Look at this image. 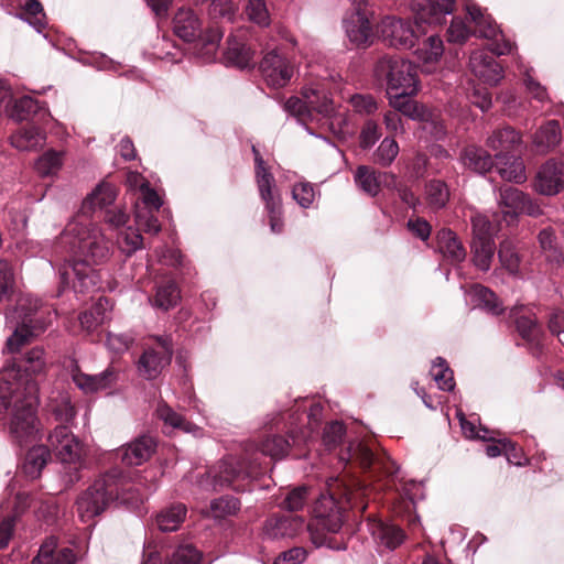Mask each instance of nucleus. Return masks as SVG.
I'll return each mask as SVG.
<instances>
[{
    "label": "nucleus",
    "mask_w": 564,
    "mask_h": 564,
    "mask_svg": "<svg viewBox=\"0 0 564 564\" xmlns=\"http://www.w3.org/2000/svg\"><path fill=\"white\" fill-rule=\"evenodd\" d=\"M24 361V370L15 365L6 366L0 370V413L10 414L9 434L20 446L34 440L37 432V387L29 372L40 373L44 370L43 348H32L25 354Z\"/></svg>",
    "instance_id": "obj_1"
},
{
    "label": "nucleus",
    "mask_w": 564,
    "mask_h": 564,
    "mask_svg": "<svg viewBox=\"0 0 564 564\" xmlns=\"http://www.w3.org/2000/svg\"><path fill=\"white\" fill-rule=\"evenodd\" d=\"M120 501L129 506H138L143 495L138 488L128 485L123 473L111 468L96 479L77 499V512L82 521L87 522L100 516L112 502Z\"/></svg>",
    "instance_id": "obj_2"
},
{
    "label": "nucleus",
    "mask_w": 564,
    "mask_h": 564,
    "mask_svg": "<svg viewBox=\"0 0 564 564\" xmlns=\"http://www.w3.org/2000/svg\"><path fill=\"white\" fill-rule=\"evenodd\" d=\"M361 491V488H354L338 477L329 478L326 482V491L319 495L313 506L316 525L329 533H337L344 522V508L340 506V500L355 507V500Z\"/></svg>",
    "instance_id": "obj_3"
},
{
    "label": "nucleus",
    "mask_w": 564,
    "mask_h": 564,
    "mask_svg": "<svg viewBox=\"0 0 564 564\" xmlns=\"http://www.w3.org/2000/svg\"><path fill=\"white\" fill-rule=\"evenodd\" d=\"M376 80L384 87L387 97H412L420 89L416 66L399 55H382L373 67Z\"/></svg>",
    "instance_id": "obj_4"
},
{
    "label": "nucleus",
    "mask_w": 564,
    "mask_h": 564,
    "mask_svg": "<svg viewBox=\"0 0 564 564\" xmlns=\"http://www.w3.org/2000/svg\"><path fill=\"white\" fill-rule=\"evenodd\" d=\"M7 326L13 330L7 340L9 351H18L29 340L46 328L41 301L32 295L21 296L6 315Z\"/></svg>",
    "instance_id": "obj_5"
},
{
    "label": "nucleus",
    "mask_w": 564,
    "mask_h": 564,
    "mask_svg": "<svg viewBox=\"0 0 564 564\" xmlns=\"http://www.w3.org/2000/svg\"><path fill=\"white\" fill-rule=\"evenodd\" d=\"M69 237L72 251L83 257L82 261L99 264L110 256V243L99 227L84 215L75 217L66 226L63 238Z\"/></svg>",
    "instance_id": "obj_6"
},
{
    "label": "nucleus",
    "mask_w": 564,
    "mask_h": 564,
    "mask_svg": "<svg viewBox=\"0 0 564 564\" xmlns=\"http://www.w3.org/2000/svg\"><path fill=\"white\" fill-rule=\"evenodd\" d=\"M254 474L253 468L245 467L240 460L230 456L219 460L204 474L195 476V485L199 491L206 494L217 492L229 487L239 490L240 487L236 486L235 482L239 479L252 477Z\"/></svg>",
    "instance_id": "obj_7"
},
{
    "label": "nucleus",
    "mask_w": 564,
    "mask_h": 564,
    "mask_svg": "<svg viewBox=\"0 0 564 564\" xmlns=\"http://www.w3.org/2000/svg\"><path fill=\"white\" fill-rule=\"evenodd\" d=\"M497 200L501 214V218L497 219L499 228L502 227V223L507 226L517 224L521 214L531 217H539L543 214L536 200L512 186L501 187Z\"/></svg>",
    "instance_id": "obj_8"
},
{
    "label": "nucleus",
    "mask_w": 564,
    "mask_h": 564,
    "mask_svg": "<svg viewBox=\"0 0 564 564\" xmlns=\"http://www.w3.org/2000/svg\"><path fill=\"white\" fill-rule=\"evenodd\" d=\"M259 68L267 85L273 88L285 87L295 73L294 64L278 48L263 55Z\"/></svg>",
    "instance_id": "obj_9"
},
{
    "label": "nucleus",
    "mask_w": 564,
    "mask_h": 564,
    "mask_svg": "<svg viewBox=\"0 0 564 564\" xmlns=\"http://www.w3.org/2000/svg\"><path fill=\"white\" fill-rule=\"evenodd\" d=\"M158 348H148L138 361L140 375L147 380H153L171 364L173 356L172 338L169 335L155 337Z\"/></svg>",
    "instance_id": "obj_10"
},
{
    "label": "nucleus",
    "mask_w": 564,
    "mask_h": 564,
    "mask_svg": "<svg viewBox=\"0 0 564 564\" xmlns=\"http://www.w3.org/2000/svg\"><path fill=\"white\" fill-rule=\"evenodd\" d=\"M383 41L395 48H412L417 41V33L410 21L395 17H386L379 24Z\"/></svg>",
    "instance_id": "obj_11"
},
{
    "label": "nucleus",
    "mask_w": 564,
    "mask_h": 564,
    "mask_svg": "<svg viewBox=\"0 0 564 564\" xmlns=\"http://www.w3.org/2000/svg\"><path fill=\"white\" fill-rule=\"evenodd\" d=\"M67 368H69L73 382L86 394L97 393L112 388L118 381L119 373L112 366L107 367L100 373L87 375L80 371L74 359H69Z\"/></svg>",
    "instance_id": "obj_12"
},
{
    "label": "nucleus",
    "mask_w": 564,
    "mask_h": 564,
    "mask_svg": "<svg viewBox=\"0 0 564 564\" xmlns=\"http://www.w3.org/2000/svg\"><path fill=\"white\" fill-rule=\"evenodd\" d=\"M305 527L313 535V523L305 524V519L302 516L275 514L265 520L263 535L269 540L292 539L300 534Z\"/></svg>",
    "instance_id": "obj_13"
},
{
    "label": "nucleus",
    "mask_w": 564,
    "mask_h": 564,
    "mask_svg": "<svg viewBox=\"0 0 564 564\" xmlns=\"http://www.w3.org/2000/svg\"><path fill=\"white\" fill-rule=\"evenodd\" d=\"M47 442L62 463H79L83 447L67 425H57L48 435Z\"/></svg>",
    "instance_id": "obj_14"
},
{
    "label": "nucleus",
    "mask_w": 564,
    "mask_h": 564,
    "mask_svg": "<svg viewBox=\"0 0 564 564\" xmlns=\"http://www.w3.org/2000/svg\"><path fill=\"white\" fill-rule=\"evenodd\" d=\"M339 459L345 463L356 462L365 469L378 465L389 476L394 475L399 470V467L390 457H377L372 451L362 443H351L340 454Z\"/></svg>",
    "instance_id": "obj_15"
},
{
    "label": "nucleus",
    "mask_w": 564,
    "mask_h": 564,
    "mask_svg": "<svg viewBox=\"0 0 564 564\" xmlns=\"http://www.w3.org/2000/svg\"><path fill=\"white\" fill-rule=\"evenodd\" d=\"M469 68L476 77L490 86L497 85L503 76L502 66L486 50H476L470 54Z\"/></svg>",
    "instance_id": "obj_16"
},
{
    "label": "nucleus",
    "mask_w": 564,
    "mask_h": 564,
    "mask_svg": "<svg viewBox=\"0 0 564 564\" xmlns=\"http://www.w3.org/2000/svg\"><path fill=\"white\" fill-rule=\"evenodd\" d=\"M564 187V164L551 159L539 170L534 188L538 193L546 196L556 195Z\"/></svg>",
    "instance_id": "obj_17"
},
{
    "label": "nucleus",
    "mask_w": 564,
    "mask_h": 564,
    "mask_svg": "<svg viewBox=\"0 0 564 564\" xmlns=\"http://www.w3.org/2000/svg\"><path fill=\"white\" fill-rule=\"evenodd\" d=\"M70 273L75 276L73 288L76 292L87 293L100 288V274L91 268L90 263L85 261L73 262L70 271L64 270L59 272L62 281L68 283Z\"/></svg>",
    "instance_id": "obj_18"
},
{
    "label": "nucleus",
    "mask_w": 564,
    "mask_h": 564,
    "mask_svg": "<svg viewBox=\"0 0 564 564\" xmlns=\"http://www.w3.org/2000/svg\"><path fill=\"white\" fill-rule=\"evenodd\" d=\"M346 36L357 47H367L372 43L373 32L371 24L360 9L349 13L343 21Z\"/></svg>",
    "instance_id": "obj_19"
},
{
    "label": "nucleus",
    "mask_w": 564,
    "mask_h": 564,
    "mask_svg": "<svg viewBox=\"0 0 564 564\" xmlns=\"http://www.w3.org/2000/svg\"><path fill=\"white\" fill-rule=\"evenodd\" d=\"M156 443L152 436L142 435L117 451V456L127 466H140L154 453Z\"/></svg>",
    "instance_id": "obj_20"
},
{
    "label": "nucleus",
    "mask_w": 564,
    "mask_h": 564,
    "mask_svg": "<svg viewBox=\"0 0 564 564\" xmlns=\"http://www.w3.org/2000/svg\"><path fill=\"white\" fill-rule=\"evenodd\" d=\"M455 0H414L415 24L440 23L441 19L454 11Z\"/></svg>",
    "instance_id": "obj_21"
},
{
    "label": "nucleus",
    "mask_w": 564,
    "mask_h": 564,
    "mask_svg": "<svg viewBox=\"0 0 564 564\" xmlns=\"http://www.w3.org/2000/svg\"><path fill=\"white\" fill-rule=\"evenodd\" d=\"M486 144L496 152L495 159L501 160L511 155L510 153L522 144V138L512 127L506 126L494 130L487 138Z\"/></svg>",
    "instance_id": "obj_22"
},
{
    "label": "nucleus",
    "mask_w": 564,
    "mask_h": 564,
    "mask_svg": "<svg viewBox=\"0 0 564 564\" xmlns=\"http://www.w3.org/2000/svg\"><path fill=\"white\" fill-rule=\"evenodd\" d=\"M174 34L185 42H193L202 36L203 24L194 10L181 8L173 19Z\"/></svg>",
    "instance_id": "obj_23"
},
{
    "label": "nucleus",
    "mask_w": 564,
    "mask_h": 564,
    "mask_svg": "<svg viewBox=\"0 0 564 564\" xmlns=\"http://www.w3.org/2000/svg\"><path fill=\"white\" fill-rule=\"evenodd\" d=\"M368 527L373 540L388 550H395L405 540L404 531L391 522L372 520L368 523Z\"/></svg>",
    "instance_id": "obj_24"
},
{
    "label": "nucleus",
    "mask_w": 564,
    "mask_h": 564,
    "mask_svg": "<svg viewBox=\"0 0 564 564\" xmlns=\"http://www.w3.org/2000/svg\"><path fill=\"white\" fill-rule=\"evenodd\" d=\"M76 556L68 547H56V541L50 539L43 543L32 564H75Z\"/></svg>",
    "instance_id": "obj_25"
},
{
    "label": "nucleus",
    "mask_w": 564,
    "mask_h": 564,
    "mask_svg": "<svg viewBox=\"0 0 564 564\" xmlns=\"http://www.w3.org/2000/svg\"><path fill=\"white\" fill-rule=\"evenodd\" d=\"M436 239L440 252L449 262L459 263L465 260L466 250L453 230L442 228L438 230Z\"/></svg>",
    "instance_id": "obj_26"
},
{
    "label": "nucleus",
    "mask_w": 564,
    "mask_h": 564,
    "mask_svg": "<svg viewBox=\"0 0 564 564\" xmlns=\"http://www.w3.org/2000/svg\"><path fill=\"white\" fill-rule=\"evenodd\" d=\"M303 97L306 99L312 112L311 121H318L319 117L322 119H328L335 111L333 100L324 90L312 87L305 88Z\"/></svg>",
    "instance_id": "obj_27"
},
{
    "label": "nucleus",
    "mask_w": 564,
    "mask_h": 564,
    "mask_svg": "<svg viewBox=\"0 0 564 564\" xmlns=\"http://www.w3.org/2000/svg\"><path fill=\"white\" fill-rule=\"evenodd\" d=\"M562 140L560 123L556 120H550L541 126L533 135V145L536 152L545 154L553 151Z\"/></svg>",
    "instance_id": "obj_28"
},
{
    "label": "nucleus",
    "mask_w": 564,
    "mask_h": 564,
    "mask_svg": "<svg viewBox=\"0 0 564 564\" xmlns=\"http://www.w3.org/2000/svg\"><path fill=\"white\" fill-rule=\"evenodd\" d=\"M463 165L479 174L489 172L494 166L492 156L482 148L468 145L460 153Z\"/></svg>",
    "instance_id": "obj_29"
},
{
    "label": "nucleus",
    "mask_w": 564,
    "mask_h": 564,
    "mask_svg": "<svg viewBox=\"0 0 564 564\" xmlns=\"http://www.w3.org/2000/svg\"><path fill=\"white\" fill-rule=\"evenodd\" d=\"M387 177V173L376 172L367 165H359L354 175L356 185L370 197L379 194L383 178ZM390 177L393 178L392 175Z\"/></svg>",
    "instance_id": "obj_30"
},
{
    "label": "nucleus",
    "mask_w": 564,
    "mask_h": 564,
    "mask_svg": "<svg viewBox=\"0 0 564 564\" xmlns=\"http://www.w3.org/2000/svg\"><path fill=\"white\" fill-rule=\"evenodd\" d=\"M51 458V452L47 446H33L28 451L22 465L24 475L30 479L39 478L43 468L47 465Z\"/></svg>",
    "instance_id": "obj_31"
},
{
    "label": "nucleus",
    "mask_w": 564,
    "mask_h": 564,
    "mask_svg": "<svg viewBox=\"0 0 564 564\" xmlns=\"http://www.w3.org/2000/svg\"><path fill=\"white\" fill-rule=\"evenodd\" d=\"M227 43L226 59L228 63L239 68L253 66V52L250 47L239 41L235 35H230Z\"/></svg>",
    "instance_id": "obj_32"
},
{
    "label": "nucleus",
    "mask_w": 564,
    "mask_h": 564,
    "mask_svg": "<svg viewBox=\"0 0 564 564\" xmlns=\"http://www.w3.org/2000/svg\"><path fill=\"white\" fill-rule=\"evenodd\" d=\"M10 141L20 151H33L44 145L45 134L36 127H29L12 134Z\"/></svg>",
    "instance_id": "obj_33"
},
{
    "label": "nucleus",
    "mask_w": 564,
    "mask_h": 564,
    "mask_svg": "<svg viewBox=\"0 0 564 564\" xmlns=\"http://www.w3.org/2000/svg\"><path fill=\"white\" fill-rule=\"evenodd\" d=\"M47 408L55 421L61 423L59 425L68 426L75 419L76 411L69 394L66 392H61L56 397L51 398Z\"/></svg>",
    "instance_id": "obj_34"
},
{
    "label": "nucleus",
    "mask_w": 564,
    "mask_h": 564,
    "mask_svg": "<svg viewBox=\"0 0 564 564\" xmlns=\"http://www.w3.org/2000/svg\"><path fill=\"white\" fill-rule=\"evenodd\" d=\"M498 161V173L502 180L521 184L525 182V166L521 158L514 155L506 156Z\"/></svg>",
    "instance_id": "obj_35"
},
{
    "label": "nucleus",
    "mask_w": 564,
    "mask_h": 564,
    "mask_svg": "<svg viewBox=\"0 0 564 564\" xmlns=\"http://www.w3.org/2000/svg\"><path fill=\"white\" fill-rule=\"evenodd\" d=\"M156 414L160 420L164 422L166 426H171L172 429H177L186 433L197 434L200 432V429L186 421L181 414L175 412L167 403L160 402L156 408Z\"/></svg>",
    "instance_id": "obj_36"
},
{
    "label": "nucleus",
    "mask_w": 564,
    "mask_h": 564,
    "mask_svg": "<svg viewBox=\"0 0 564 564\" xmlns=\"http://www.w3.org/2000/svg\"><path fill=\"white\" fill-rule=\"evenodd\" d=\"M256 181L260 197L264 202L265 207L274 208L276 204L281 203L279 195L274 194L275 180L267 167L256 169Z\"/></svg>",
    "instance_id": "obj_37"
},
{
    "label": "nucleus",
    "mask_w": 564,
    "mask_h": 564,
    "mask_svg": "<svg viewBox=\"0 0 564 564\" xmlns=\"http://www.w3.org/2000/svg\"><path fill=\"white\" fill-rule=\"evenodd\" d=\"M116 199L115 188L109 184L98 185L83 202V215L96 208H106Z\"/></svg>",
    "instance_id": "obj_38"
},
{
    "label": "nucleus",
    "mask_w": 564,
    "mask_h": 564,
    "mask_svg": "<svg viewBox=\"0 0 564 564\" xmlns=\"http://www.w3.org/2000/svg\"><path fill=\"white\" fill-rule=\"evenodd\" d=\"M180 299L181 294L177 284L172 280H167L158 285L152 304L158 308L169 311L176 306Z\"/></svg>",
    "instance_id": "obj_39"
},
{
    "label": "nucleus",
    "mask_w": 564,
    "mask_h": 564,
    "mask_svg": "<svg viewBox=\"0 0 564 564\" xmlns=\"http://www.w3.org/2000/svg\"><path fill=\"white\" fill-rule=\"evenodd\" d=\"M390 106L397 110L399 113L409 117L412 120L420 121L421 119H425L429 116V109L419 104L415 100L410 99V97H388Z\"/></svg>",
    "instance_id": "obj_40"
},
{
    "label": "nucleus",
    "mask_w": 564,
    "mask_h": 564,
    "mask_svg": "<svg viewBox=\"0 0 564 564\" xmlns=\"http://www.w3.org/2000/svg\"><path fill=\"white\" fill-rule=\"evenodd\" d=\"M186 516V507L182 503L173 505L162 510L156 517V523L161 531L171 532L178 529Z\"/></svg>",
    "instance_id": "obj_41"
},
{
    "label": "nucleus",
    "mask_w": 564,
    "mask_h": 564,
    "mask_svg": "<svg viewBox=\"0 0 564 564\" xmlns=\"http://www.w3.org/2000/svg\"><path fill=\"white\" fill-rule=\"evenodd\" d=\"M467 13L470 20L475 23V32L482 37L491 39L495 37L498 28L490 17L482 13L481 9L476 4L466 6Z\"/></svg>",
    "instance_id": "obj_42"
},
{
    "label": "nucleus",
    "mask_w": 564,
    "mask_h": 564,
    "mask_svg": "<svg viewBox=\"0 0 564 564\" xmlns=\"http://www.w3.org/2000/svg\"><path fill=\"white\" fill-rule=\"evenodd\" d=\"M495 242L492 239L473 240L471 251L475 265L481 271H488L495 254Z\"/></svg>",
    "instance_id": "obj_43"
},
{
    "label": "nucleus",
    "mask_w": 564,
    "mask_h": 564,
    "mask_svg": "<svg viewBox=\"0 0 564 564\" xmlns=\"http://www.w3.org/2000/svg\"><path fill=\"white\" fill-rule=\"evenodd\" d=\"M471 295L477 304L492 315H500L503 307L497 295L488 288L476 284L471 288Z\"/></svg>",
    "instance_id": "obj_44"
},
{
    "label": "nucleus",
    "mask_w": 564,
    "mask_h": 564,
    "mask_svg": "<svg viewBox=\"0 0 564 564\" xmlns=\"http://www.w3.org/2000/svg\"><path fill=\"white\" fill-rule=\"evenodd\" d=\"M538 239L545 260L551 264L558 265L563 260V253L557 246L554 231L545 228L540 231Z\"/></svg>",
    "instance_id": "obj_45"
},
{
    "label": "nucleus",
    "mask_w": 564,
    "mask_h": 564,
    "mask_svg": "<svg viewBox=\"0 0 564 564\" xmlns=\"http://www.w3.org/2000/svg\"><path fill=\"white\" fill-rule=\"evenodd\" d=\"M426 199L432 209L444 208L449 199L447 184L441 180L430 181L426 185Z\"/></svg>",
    "instance_id": "obj_46"
},
{
    "label": "nucleus",
    "mask_w": 564,
    "mask_h": 564,
    "mask_svg": "<svg viewBox=\"0 0 564 564\" xmlns=\"http://www.w3.org/2000/svg\"><path fill=\"white\" fill-rule=\"evenodd\" d=\"M430 373L441 390L452 391L455 388L453 370L444 358L437 357L433 361Z\"/></svg>",
    "instance_id": "obj_47"
},
{
    "label": "nucleus",
    "mask_w": 564,
    "mask_h": 564,
    "mask_svg": "<svg viewBox=\"0 0 564 564\" xmlns=\"http://www.w3.org/2000/svg\"><path fill=\"white\" fill-rule=\"evenodd\" d=\"M63 165L62 152L46 151L35 162L34 169L41 176L55 175Z\"/></svg>",
    "instance_id": "obj_48"
},
{
    "label": "nucleus",
    "mask_w": 564,
    "mask_h": 564,
    "mask_svg": "<svg viewBox=\"0 0 564 564\" xmlns=\"http://www.w3.org/2000/svg\"><path fill=\"white\" fill-rule=\"evenodd\" d=\"M107 305L108 301L106 299L99 297L98 302L91 310L82 313L79 315V323L82 328L86 329L87 332H91L98 325L102 324L106 318L104 311Z\"/></svg>",
    "instance_id": "obj_49"
},
{
    "label": "nucleus",
    "mask_w": 564,
    "mask_h": 564,
    "mask_svg": "<svg viewBox=\"0 0 564 564\" xmlns=\"http://www.w3.org/2000/svg\"><path fill=\"white\" fill-rule=\"evenodd\" d=\"M498 258L501 265L511 274L519 271L520 258L512 241L503 240L500 242Z\"/></svg>",
    "instance_id": "obj_50"
},
{
    "label": "nucleus",
    "mask_w": 564,
    "mask_h": 564,
    "mask_svg": "<svg viewBox=\"0 0 564 564\" xmlns=\"http://www.w3.org/2000/svg\"><path fill=\"white\" fill-rule=\"evenodd\" d=\"M289 448V440L279 435L268 436L262 441L260 445L261 453L274 459L283 458L288 454Z\"/></svg>",
    "instance_id": "obj_51"
},
{
    "label": "nucleus",
    "mask_w": 564,
    "mask_h": 564,
    "mask_svg": "<svg viewBox=\"0 0 564 564\" xmlns=\"http://www.w3.org/2000/svg\"><path fill=\"white\" fill-rule=\"evenodd\" d=\"M310 499V489L306 486H299L291 489L281 503V508L290 512L300 511L306 506Z\"/></svg>",
    "instance_id": "obj_52"
},
{
    "label": "nucleus",
    "mask_w": 564,
    "mask_h": 564,
    "mask_svg": "<svg viewBox=\"0 0 564 564\" xmlns=\"http://www.w3.org/2000/svg\"><path fill=\"white\" fill-rule=\"evenodd\" d=\"M154 213L151 209L141 208L139 203H137L134 217L138 228L151 235L159 234L161 231V224Z\"/></svg>",
    "instance_id": "obj_53"
},
{
    "label": "nucleus",
    "mask_w": 564,
    "mask_h": 564,
    "mask_svg": "<svg viewBox=\"0 0 564 564\" xmlns=\"http://www.w3.org/2000/svg\"><path fill=\"white\" fill-rule=\"evenodd\" d=\"M399 153V145L392 138H384L373 153V161L381 166H389Z\"/></svg>",
    "instance_id": "obj_54"
},
{
    "label": "nucleus",
    "mask_w": 564,
    "mask_h": 564,
    "mask_svg": "<svg viewBox=\"0 0 564 564\" xmlns=\"http://www.w3.org/2000/svg\"><path fill=\"white\" fill-rule=\"evenodd\" d=\"M18 3L24 10L25 14L30 15V19H26L30 25L37 32H41L46 24L42 4L37 0H19Z\"/></svg>",
    "instance_id": "obj_55"
},
{
    "label": "nucleus",
    "mask_w": 564,
    "mask_h": 564,
    "mask_svg": "<svg viewBox=\"0 0 564 564\" xmlns=\"http://www.w3.org/2000/svg\"><path fill=\"white\" fill-rule=\"evenodd\" d=\"M245 12L248 20L259 26H268L270 14L264 0H248Z\"/></svg>",
    "instance_id": "obj_56"
},
{
    "label": "nucleus",
    "mask_w": 564,
    "mask_h": 564,
    "mask_svg": "<svg viewBox=\"0 0 564 564\" xmlns=\"http://www.w3.org/2000/svg\"><path fill=\"white\" fill-rule=\"evenodd\" d=\"M240 509L239 499L232 496H224L212 500L210 510L215 518L236 514Z\"/></svg>",
    "instance_id": "obj_57"
},
{
    "label": "nucleus",
    "mask_w": 564,
    "mask_h": 564,
    "mask_svg": "<svg viewBox=\"0 0 564 564\" xmlns=\"http://www.w3.org/2000/svg\"><path fill=\"white\" fill-rule=\"evenodd\" d=\"M284 110L296 117L297 120L303 124H306L308 121H311L312 112L305 98L303 100L299 97H290L284 104Z\"/></svg>",
    "instance_id": "obj_58"
},
{
    "label": "nucleus",
    "mask_w": 564,
    "mask_h": 564,
    "mask_svg": "<svg viewBox=\"0 0 564 564\" xmlns=\"http://www.w3.org/2000/svg\"><path fill=\"white\" fill-rule=\"evenodd\" d=\"M443 51L442 40L438 36L431 35L423 47L417 50V54L424 63H433L442 56Z\"/></svg>",
    "instance_id": "obj_59"
},
{
    "label": "nucleus",
    "mask_w": 564,
    "mask_h": 564,
    "mask_svg": "<svg viewBox=\"0 0 564 564\" xmlns=\"http://www.w3.org/2000/svg\"><path fill=\"white\" fill-rule=\"evenodd\" d=\"M349 104L361 116H370L378 110V102L372 95L355 94L349 98Z\"/></svg>",
    "instance_id": "obj_60"
},
{
    "label": "nucleus",
    "mask_w": 564,
    "mask_h": 564,
    "mask_svg": "<svg viewBox=\"0 0 564 564\" xmlns=\"http://www.w3.org/2000/svg\"><path fill=\"white\" fill-rule=\"evenodd\" d=\"M202 558V554L192 545L178 546L169 562V564H198Z\"/></svg>",
    "instance_id": "obj_61"
},
{
    "label": "nucleus",
    "mask_w": 564,
    "mask_h": 564,
    "mask_svg": "<svg viewBox=\"0 0 564 564\" xmlns=\"http://www.w3.org/2000/svg\"><path fill=\"white\" fill-rule=\"evenodd\" d=\"M473 240L492 239L494 226L487 216L476 214L471 217Z\"/></svg>",
    "instance_id": "obj_62"
},
{
    "label": "nucleus",
    "mask_w": 564,
    "mask_h": 564,
    "mask_svg": "<svg viewBox=\"0 0 564 564\" xmlns=\"http://www.w3.org/2000/svg\"><path fill=\"white\" fill-rule=\"evenodd\" d=\"M292 196L296 203L303 207L308 208L315 199V193L312 184L302 182L295 184L292 189Z\"/></svg>",
    "instance_id": "obj_63"
},
{
    "label": "nucleus",
    "mask_w": 564,
    "mask_h": 564,
    "mask_svg": "<svg viewBox=\"0 0 564 564\" xmlns=\"http://www.w3.org/2000/svg\"><path fill=\"white\" fill-rule=\"evenodd\" d=\"M345 435V426L343 423L335 421L328 424L323 433L324 445L330 449L337 446Z\"/></svg>",
    "instance_id": "obj_64"
}]
</instances>
